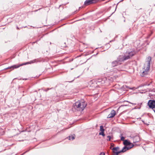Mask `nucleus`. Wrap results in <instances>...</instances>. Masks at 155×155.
<instances>
[{
    "mask_svg": "<svg viewBox=\"0 0 155 155\" xmlns=\"http://www.w3.org/2000/svg\"><path fill=\"white\" fill-rule=\"evenodd\" d=\"M123 143L126 146H129L130 145H131V144L129 141H128L127 140H124L123 142Z\"/></svg>",
    "mask_w": 155,
    "mask_h": 155,
    "instance_id": "obj_10",
    "label": "nucleus"
},
{
    "mask_svg": "<svg viewBox=\"0 0 155 155\" xmlns=\"http://www.w3.org/2000/svg\"><path fill=\"white\" fill-rule=\"evenodd\" d=\"M87 105L86 103L84 101L81 100L76 102L73 105L75 109L79 111H82Z\"/></svg>",
    "mask_w": 155,
    "mask_h": 155,
    "instance_id": "obj_2",
    "label": "nucleus"
},
{
    "mask_svg": "<svg viewBox=\"0 0 155 155\" xmlns=\"http://www.w3.org/2000/svg\"><path fill=\"white\" fill-rule=\"evenodd\" d=\"M100 130L101 131H104V129L103 128V127L102 126H101L100 127Z\"/></svg>",
    "mask_w": 155,
    "mask_h": 155,
    "instance_id": "obj_14",
    "label": "nucleus"
},
{
    "mask_svg": "<svg viewBox=\"0 0 155 155\" xmlns=\"http://www.w3.org/2000/svg\"><path fill=\"white\" fill-rule=\"evenodd\" d=\"M124 137H121V140H124Z\"/></svg>",
    "mask_w": 155,
    "mask_h": 155,
    "instance_id": "obj_17",
    "label": "nucleus"
},
{
    "mask_svg": "<svg viewBox=\"0 0 155 155\" xmlns=\"http://www.w3.org/2000/svg\"><path fill=\"white\" fill-rule=\"evenodd\" d=\"M119 147H116L113 148L112 150H113V152L115 154L114 155H118V154L121 152H122L121 151L119 150Z\"/></svg>",
    "mask_w": 155,
    "mask_h": 155,
    "instance_id": "obj_6",
    "label": "nucleus"
},
{
    "mask_svg": "<svg viewBox=\"0 0 155 155\" xmlns=\"http://www.w3.org/2000/svg\"><path fill=\"white\" fill-rule=\"evenodd\" d=\"M29 63V62H26L25 64H22L20 65H14L13 66H12V67H10L9 68H13V69L16 68H19L20 66H22V65H25L26 64H28Z\"/></svg>",
    "mask_w": 155,
    "mask_h": 155,
    "instance_id": "obj_9",
    "label": "nucleus"
},
{
    "mask_svg": "<svg viewBox=\"0 0 155 155\" xmlns=\"http://www.w3.org/2000/svg\"><path fill=\"white\" fill-rule=\"evenodd\" d=\"M134 146V144H131V145H129L128 146H127L124 147L121 150L122 152H124L127 150H129L131 148Z\"/></svg>",
    "mask_w": 155,
    "mask_h": 155,
    "instance_id": "obj_4",
    "label": "nucleus"
},
{
    "mask_svg": "<svg viewBox=\"0 0 155 155\" xmlns=\"http://www.w3.org/2000/svg\"><path fill=\"white\" fill-rule=\"evenodd\" d=\"M100 155H104V153H101L100 154Z\"/></svg>",
    "mask_w": 155,
    "mask_h": 155,
    "instance_id": "obj_18",
    "label": "nucleus"
},
{
    "mask_svg": "<svg viewBox=\"0 0 155 155\" xmlns=\"http://www.w3.org/2000/svg\"><path fill=\"white\" fill-rule=\"evenodd\" d=\"M112 65L114 66H115L117 65V61H114L112 62Z\"/></svg>",
    "mask_w": 155,
    "mask_h": 155,
    "instance_id": "obj_13",
    "label": "nucleus"
},
{
    "mask_svg": "<svg viewBox=\"0 0 155 155\" xmlns=\"http://www.w3.org/2000/svg\"><path fill=\"white\" fill-rule=\"evenodd\" d=\"M116 114V112L114 110H112L110 113L108 115L107 118H110L113 117Z\"/></svg>",
    "mask_w": 155,
    "mask_h": 155,
    "instance_id": "obj_8",
    "label": "nucleus"
},
{
    "mask_svg": "<svg viewBox=\"0 0 155 155\" xmlns=\"http://www.w3.org/2000/svg\"><path fill=\"white\" fill-rule=\"evenodd\" d=\"M97 0H87L84 2V5H88L92 3H95Z\"/></svg>",
    "mask_w": 155,
    "mask_h": 155,
    "instance_id": "obj_7",
    "label": "nucleus"
},
{
    "mask_svg": "<svg viewBox=\"0 0 155 155\" xmlns=\"http://www.w3.org/2000/svg\"><path fill=\"white\" fill-rule=\"evenodd\" d=\"M75 138V135H72L71 136H70L69 137V140H73Z\"/></svg>",
    "mask_w": 155,
    "mask_h": 155,
    "instance_id": "obj_12",
    "label": "nucleus"
},
{
    "mask_svg": "<svg viewBox=\"0 0 155 155\" xmlns=\"http://www.w3.org/2000/svg\"><path fill=\"white\" fill-rule=\"evenodd\" d=\"M134 55V53L131 52H127L126 53L125 55L123 58L119 60L120 61H122L124 60H126L130 58Z\"/></svg>",
    "mask_w": 155,
    "mask_h": 155,
    "instance_id": "obj_3",
    "label": "nucleus"
},
{
    "mask_svg": "<svg viewBox=\"0 0 155 155\" xmlns=\"http://www.w3.org/2000/svg\"><path fill=\"white\" fill-rule=\"evenodd\" d=\"M99 135H102L103 136H105V134L104 133V131H101V132L99 133Z\"/></svg>",
    "mask_w": 155,
    "mask_h": 155,
    "instance_id": "obj_15",
    "label": "nucleus"
},
{
    "mask_svg": "<svg viewBox=\"0 0 155 155\" xmlns=\"http://www.w3.org/2000/svg\"><path fill=\"white\" fill-rule=\"evenodd\" d=\"M107 137L108 139H107V140L110 141V139L111 138V137L110 136H107Z\"/></svg>",
    "mask_w": 155,
    "mask_h": 155,
    "instance_id": "obj_16",
    "label": "nucleus"
},
{
    "mask_svg": "<svg viewBox=\"0 0 155 155\" xmlns=\"http://www.w3.org/2000/svg\"><path fill=\"white\" fill-rule=\"evenodd\" d=\"M149 107L152 109L155 108V101L153 100H150L148 102Z\"/></svg>",
    "mask_w": 155,
    "mask_h": 155,
    "instance_id": "obj_5",
    "label": "nucleus"
},
{
    "mask_svg": "<svg viewBox=\"0 0 155 155\" xmlns=\"http://www.w3.org/2000/svg\"><path fill=\"white\" fill-rule=\"evenodd\" d=\"M151 59V58L150 57H148L147 58L146 61L144 64L143 68L141 71L142 73V76L147 74L150 68V62Z\"/></svg>",
    "mask_w": 155,
    "mask_h": 155,
    "instance_id": "obj_1",
    "label": "nucleus"
},
{
    "mask_svg": "<svg viewBox=\"0 0 155 155\" xmlns=\"http://www.w3.org/2000/svg\"><path fill=\"white\" fill-rule=\"evenodd\" d=\"M139 140V137L138 136H136L134 137V142H137Z\"/></svg>",
    "mask_w": 155,
    "mask_h": 155,
    "instance_id": "obj_11",
    "label": "nucleus"
}]
</instances>
